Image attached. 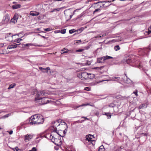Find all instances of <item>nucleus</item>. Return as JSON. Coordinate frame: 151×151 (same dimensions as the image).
Segmentation results:
<instances>
[{
  "label": "nucleus",
  "instance_id": "f257e3e1",
  "mask_svg": "<svg viewBox=\"0 0 151 151\" xmlns=\"http://www.w3.org/2000/svg\"><path fill=\"white\" fill-rule=\"evenodd\" d=\"M48 93L44 91H39L37 92V94L36 95L35 100L36 103H38L39 105H43L47 104L49 102V100L46 97L42 98L40 96H45L47 95Z\"/></svg>",
  "mask_w": 151,
  "mask_h": 151
},
{
  "label": "nucleus",
  "instance_id": "f03ea898",
  "mask_svg": "<svg viewBox=\"0 0 151 151\" xmlns=\"http://www.w3.org/2000/svg\"><path fill=\"white\" fill-rule=\"evenodd\" d=\"M31 120L29 121L30 124L35 125L42 124L44 121V119L40 114H36L32 116L30 118Z\"/></svg>",
  "mask_w": 151,
  "mask_h": 151
},
{
  "label": "nucleus",
  "instance_id": "7ed1b4c3",
  "mask_svg": "<svg viewBox=\"0 0 151 151\" xmlns=\"http://www.w3.org/2000/svg\"><path fill=\"white\" fill-rule=\"evenodd\" d=\"M112 78L113 79L111 80L115 81L119 83H120V81H124L125 83L129 84H133V83L129 78H127L126 74L122 78L115 77L114 78Z\"/></svg>",
  "mask_w": 151,
  "mask_h": 151
},
{
  "label": "nucleus",
  "instance_id": "20e7f679",
  "mask_svg": "<svg viewBox=\"0 0 151 151\" xmlns=\"http://www.w3.org/2000/svg\"><path fill=\"white\" fill-rule=\"evenodd\" d=\"M58 136L59 135L57 133L52 132L50 136V138L51 139L52 142L57 145H58L57 142H61V141L59 139Z\"/></svg>",
  "mask_w": 151,
  "mask_h": 151
},
{
  "label": "nucleus",
  "instance_id": "39448f33",
  "mask_svg": "<svg viewBox=\"0 0 151 151\" xmlns=\"http://www.w3.org/2000/svg\"><path fill=\"white\" fill-rule=\"evenodd\" d=\"M93 76V74L90 73H88L86 72H83L78 74V77L82 80L89 79L91 78L89 76Z\"/></svg>",
  "mask_w": 151,
  "mask_h": 151
},
{
  "label": "nucleus",
  "instance_id": "423d86ee",
  "mask_svg": "<svg viewBox=\"0 0 151 151\" xmlns=\"http://www.w3.org/2000/svg\"><path fill=\"white\" fill-rule=\"evenodd\" d=\"M111 58H113L108 55L105 56L97 58V62L99 63H103L105 60Z\"/></svg>",
  "mask_w": 151,
  "mask_h": 151
},
{
  "label": "nucleus",
  "instance_id": "0eeeda50",
  "mask_svg": "<svg viewBox=\"0 0 151 151\" xmlns=\"http://www.w3.org/2000/svg\"><path fill=\"white\" fill-rule=\"evenodd\" d=\"M111 2V1H99L96 4L98 3H102V4H100L101 7H106L109 6L111 5L110 3Z\"/></svg>",
  "mask_w": 151,
  "mask_h": 151
},
{
  "label": "nucleus",
  "instance_id": "6e6552de",
  "mask_svg": "<svg viewBox=\"0 0 151 151\" xmlns=\"http://www.w3.org/2000/svg\"><path fill=\"white\" fill-rule=\"evenodd\" d=\"M16 35H19V33H18L14 35H12L11 33L7 34L5 35V38L7 41H10L12 40V39L14 38V37Z\"/></svg>",
  "mask_w": 151,
  "mask_h": 151
},
{
  "label": "nucleus",
  "instance_id": "1a4fd4ad",
  "mask_svg": "<svg viewBox=\"0 0 151 151\" xmlns=\"http://www.w3.org/2000/svg\"><path fill=\"white\" fill-rule=\"evenodd\" d=\"M89 136H91V135L89 134L88 135H86V140L88 141L89 142H90L92 144V145H93L95 144V141L94 140L91 139L92 138H90Z\"/></svg>",
  "mask_w": 151,
  "mask_h": 151
},
{
  "label": "nucleus",
  "instance_id": "9d476101",
  "mask_svg": "<svg viewBox=\"0 0 151 151\" xmlns=\"http://www.w3.org/2000/svg\"><path fill=\"white\" fill-rule=\"evenodd\" d=\"M18 17V14L17 13L15 14L13 18L11 19V22H14V23L16 22L17 21Z\"/></svg>",
  "mask_w": 151,
  "mask_h": 151
},
{
  "label": "nucleus",
  "instance_id": "9b49d317",
  "mask_svg": "<svg viewBox=\"0 0 151 151\" xmlns=\"http://www.w3.org/2000/svg\"><path fill=\"white\" fill-rule=\"evenodd\" d=\"M4 18H5V19L2 21V24H5L7 23L9 20V18L8 14H6Z\"/></svg>",
  "mask_w": 151,
  "mask_h": 151
},
{
  "label": "nucleus",
  "instance_id": "f8f14e48",
  "mask_svg": "<svg viewBox=\"0 0 151 151\" xmlns=\"http://www.w3.org/2000/svg\"><path fill=\"white\" fill-rule=\"evenodd\" d=\"M33 137V136L30 134H27L25 135L24 140L26 142L29 141Z\"/></svg>",
  "mask_w": 151,
  "mask_h": 151
},
{
  "label": "nucleus",
  "instance_id": "ddd939ff",
  "mask_svg": "<svg viewBox=\"0 0 151 151\" xmlns=\"http://www.w3.org/2000/svg\"><path fill=\"white\" fill-rule=\"evenodd\" d=\"M19 44H12L10 45H8L7 47V49H11L12 48H16L17 46Z\"/></svg>",
  "mask_w": 151,
  "mask_h": 151
},
{
  "label": "nucleus",
  "instance_id": "4468645a",
  "mask_svg": "<svg viewBox=\"0 0 151 151\" xmlns=\"http://www.w3.org/2000/svg\"><path fill=\"white\" fill-rule=\"evenodd\" d=\"M52 129L53 130V131L52 132H56L57 134H58V135L59 136H61V135L60 134L59 132H58V131L57 129V128L56 127H55V126H53Z\"/></svg>",
  "mask_w": 151,
  "mask_h": 151
},
{
  "label": "nucleus",
  "instance_id": "2eb2a0df",
  "mask_svg": "<svg viewBox=\"0 0 151 151\" xmlns=\"http://www.w3.org/2000/svg\"><path fill=\"white\" fill-rule=\"evenodd\" d=\"M132 62V60L131 59L128 58L126 59H124L123 60V62L126 63L127 64H130Z\"/></svg>",
  "mask_w": 151,
  "mask_h": 151
},
{
  "label": "nucleus",
  "instance_id": "dca6fc26",
  "mask_svg": "<svg viewBox=\"0 0 151 151\" xmlns=\"http://www.w3.org/2000/svg\"><path fill=\"white\" fill-rule=\"evenodd\" d=\"M31 44H21V43H19V47H24L25 46H29V45H31Z\"/></svg>",
  "mask_w": 151,
  "mask_h": 151
},
{
  "label": "nucleus",
  "instance_id": "f3484780",
  "mask_svg": "<svg viewBox=\"0 0 151 151\" xmlns=\"http://www.w3.org/2000/svg\"><path fill=\"white\" fill-rule=\"evenodd\" d=\"M30 15L32 16H37L39 14V13L38 12H30Z\"/></svg>",
  "mask_w": 151,
  "mask_h": 151
},
{
  "label": "nucleus",
  "instance_id": "a211bd4d",
  "mask_svg": "<svg viewBox=\"0 0 151 151\" xmlns=\"http://www.w3.org/2000/svg\"><path fill=\"white\" fill-rule=\"evenodd\" d=\"M147 105L145 104H142L140 105L139 107V109H143V108H146Z\"/></svg>",
  "mask_w": 151,
  "mask_h": 151
},
{
  "label": "nucleus",
  "instance_id": "6ab92c4d",
  "mask_svg": "<svg viewBox=\"0 0 151 151\" xmlns=\"http://www.w3.org/2000/svg\"><path fill=\"white\" fill-rule=\"evenodd\" d=\"M62 8L61 7V8H56V9H54L52 10L51 12H52H52H55V11H59L60 9H62Z\"/></svg>",
  "mask_w": 151,
  "mask_h": 151
},
{
  "label": "nucleus",
  "instance_id": "aec40b11",
  "mask_svg": "<svg viewBox=\"0 0 151 151\" xmlns=\"http://www.w3.org/2000/svg\"><path fill=\"white\" fill-rule=\"evenodd\" d=\"M89 105V104H82L81 105H78V106H74L73 108L74 109H77L79 107H80L81 106H86L87 105Z\"/></svg>",
  "mask_w": 151,
  "mask_h": 151
},
{
  "label": "nucleus",
  "instance_id": "412c9836",
  "mask_svg": "<svg viewBox=\"0 0 151 151\" xmlns=\"http://www.w3.org/2000/svg\"><path fill=\"white\" fill-rule=\"evenodd\" d=\"M59 122H60V121H58L57 120L54 122V124L55 125L54 126H55V127H56V126H58L60 125V124H59Z\"/></svg>",
  "mask_w": 151,
  "mask_h": 151
},
{
  "label": "nucleus",
  "instance_id": "4be33fe9",
  "mask_svg": "<svg viewBox=\"0 0 151 151\" xmlns=\"http://www.w3.org/2000/svg\"><path fill=\"white\" fill-rule=\"evenodd\" d=\"M84 29V28H81L77 30H76V32H77L78 34L81 33L83 30Z\"/></svg>",
  "mask_w": 151,
  "mask_h": 151
},
{
  "label": "nucleus",
  "instance_id": "5701e85b",
  "mask_svg": "<svg viewBox=\"0 0 151 151\" xmlns=\"http://www.w3.org/2000/svg\"><path fill=\"white\" fill-rule=\"evenodd\" d=\"M93 112L94 115L98 116L99 115V111L96 110H93Z\"/></svg>",
  "mask_w": 151,
  "mask_h": 151
},
{
  "label": "nucleus",
  "instance_id": "b1692460",
  "mask_svg": "<svg viewBox=\"0 0 151 151\" xmlns=\"http://www.w3.org/2000/svg\"><path fill=\"white\" fill-rule=\"evenodd\" d=\"M98 151H104V146L103 145L99 147Z\"/></svg>",
  "mask_w": 151,
  "mask_h": 151
},
{
  "label": "nucleus",
  "instance_id": "393cba45",
  "mask_svg": "<svg viewBox=\"0 0 151 151\" xmlns=\"http://www.w3.org/2000/svg\"><path fill=\"white\" fill-rule=\"evenodd\" d=\"M13 9H16L19 8V4L14 5L12 6Z\"/></svg>",
  "mask_w": 151,
  "mask_h": 151
},
{
  "label": "nucleus",
  "instance_id": "a878e982",
  "mask_svg": "<svg viewBox=\"0 0 151 151\" xmlns=\"http://www.w3.org/2000/svg\"><path fill=\"white\" fill-rule=\"evenodd\" d=\"M114 49L116 51H117L120 50V48L119 45H116L114 47Z\"/></svg>",
  "mask_w": 151,
  "mask_h": 151
},
{
  "label": "nucleus",
  "instance_id": "bb28decb",
  "mask_svg": "<svg viewBox=\"0 0 151 151\" xmlns=\"http://www.w3.org/2000/svg\"><path fill=\"white\" fill-rule=\"evenodd\" d=\"M16 84L15 83H14L13 84H11L9 85V87L8 88V89H10L11 88H13L15 86Z\"/></svg>",
  "mask_w": 151,
  "mask_h": 151
},
{
  "label": "nucleus",
  "instance_id": "cd10ccee",
  "mask_svg": "<svg viewBox=\"0 0 151 151\" xmlns=\"http://www.w3.org/2000/svg\"><path fill=\"white\" fill-rule=\"evenodd\" d=\"M50 68L49 67H47L46 68H45L44 71H42V72L43 73H47L49 70H50Z\"/></svg>",
  "mask_w": 151,
  "mask_h": 151
},
{
  "label": "nucleus",
  "instance_id": "c85d7f7f",
  "mask_svg": "<svg viewBox=\"0 0 151 151\" xmlns=\"http://www.w3.org/2000/svg\"><path fill=\"white\" fill-rule=\"evenodd\" d=\"M11 115V113H9V114H7L4 115L3 116H2V118H7V117L9 116H10Z\"/></svg>",
  "mask_w": 151,
  "mask_h": 151
},
{
  "label": "nucleus",
  "instance_id": "c756f323",
  "mask_svg": "<svg viewBox=\"0 0 151 151\" xmlns=\"http://www.w3.org/2000/svg\"><path fill=\"white\" fill-rule=\"evenodd\" d=\"M22 17V21L24 22L27 19V17L26 16H25L24 15L21 16L20 18Z\"/></svg>",
  "mask_w": 151,
  "mask_h": 151
},
{
  "label": "nucleus",
  "instance_id": "7c9ffc66",
  "mask_svg": "<svg viewBox=\"0 0 151 151\" xmlns=\"http://www.w3.org/2000/svg\"><path fill=\"white\" fill-rule=\"evenodd\" d=\"M66 49L65 48H64L63 50L61 51V54H64L65 53H66L68 52V51L67 50L66 51H65Z\"/></svg>",
  "mask_w": 151,
  "mask_h": 151
},
{
  "label": "nucleus",
  "instance_id": "2f4dec72",
  "mask_svg": "<svg viewBox=\"0 0 151 151\" xmlns=\"http://www.w3.org/2000/svg\"><path fill=\"white\" fill-rule=\"evenodd\" d=\"M76 30L74 29L70 30H69V32L70 34H72L75 32H76Z\"/></svg>",
  "mask_w": 151,
  "mask_h": 151
},
{
  "label": "nucleus",
  "instance_id": "473e14b6",
  "mask_svg": "<svg viewBox=\"0 0 151 151\" xmlns=\"http://www.w3.org/2000/svg\"><path fill=\"white\" fill-rule=\"evenodd\" d=\"M60 32L63 34H64L66 32V29H62L60 31Z\"/></svg>",
  "mask_w": 151,
  "mask_h": 151
},
{
  "label": "nucleus",
  "instance_id": "72a5a7b5",
  "mask_svg": "<svg viewBox=\"0 0 151 151\" xmlns=\"http://www.w3.org/2000/svg\"><path fill=\"white\" fill-rule=\"evenodd\" d=\"M64 124V125L65 126H66L67 128L65 129V130H64V131H65V132H66L67 131V128H68L67 125V124L64 122H63V124Z\"/></svg>",
  "mask_w": 151,
  "mask_h": 151
},
{
  "label": "nucleus",
  "instance_id": "f704fd0d",
  "mask_svg": "<svg viewBox=\"0 0 151 151\" xmlns=\"http://www.w3.org/2000/svg\"><path fill=\"white\" fill-rule=\"evenodd\" d=\"M105 115L107 116L108 117V118H110V117L111 116V114L110 113H105Z\"/></svg>",
  "mask_w": 151,
  "mask_h": 151
},
{
  "label": "nucleus",
  "instance_id": "c9c22d12",
  "mask_svg": "<svg viewBox=\"0 0 151 151\" xmlns=\"http://www.w3.org/2000/svg\"><path fill=\"white\" fill-rule=\"evenodd\" d=\"M84 50L83 49H80L78 50H76V52H82Z\"/></svg>",
  "mask_w": 151,
  "mask_h": 151
},
{
  "label": "nucleus",
  "instance_id": "e433bc0d",
  "mask_svg": "<svg viewBox=\"0 0 151 151\" xmlns=\"http://www.w3.org/2000/svg\"><path fill=\"white\" fill-rule=\"evenodd\" d=\"M100 10V9L99 8L96 9L93 12V14H95L96 12H99Z\"/></svg>",
  "mask_w": 151,
  "mask_h": 151
},
{
  "label": "nucleus",
  "instance_id": "4c0bfd02",
  "mask_svg": "<svg viewBox=\"0 0 151 151\" xmlns=\"http://www.w3.org/2000/svg\"><path fill=\"white\" fill-rule=\"evenodd\" d=\"M52 30V29L51 28H48L46 29H44V30L46 31H49Z\"/></svg>",
  "mask_w": 151,
  "mask_h": 151
},
{
  "label": "nucleus",
  "instance_id": "58836bf2",
  "mask_svg": "<svg viewBox=\"0 0 151 151\" xmlns=\"http://www.w3.org/2000/svg\"><path fill=\"white\" fill-rule=\"evenodd\" d=\"M68 151H76L73 148H69Z\"/></svg>",
  "mask_w": 151,
  "mask_h": 151
},
{
  "label": "nucleus",
  "instance_id": "ea45409f",
  "mask_svg": "<svg viewBox=\"0 0 151 151\" xmlns=\"http://www.w3.org/2000/svg\"><path fill=\"white\" fill-rule=\"evenodd\" d=\"M13 150L14 151H18V150H19L18 147H16L14 148H13Z\"/></svg>",
  "mask_w": 151,
  "mask_h": 151
},
{
  "label": "nucleus",
  "instance_id": "a19ab883",
  "mask_svg": "<svg viewBox=\"0 0 151 151\" xmlns=\"http://www.w3.org/2000/svg\"><path fill=\"white\" fill-rule=\"evenodd\" d=\"M115 106V105L114 104L111 103L109 104V106L110 107H114Z\"/></svg>",
  "mask_w": 151,
  "mask_h": 151
},
{
  "label": "nucleus",
  "instance_id": "79ce46f5",
  "mask_svg": "<svg viewBox=\"0 0 151 151\" xmlns=\"http://www.w3.org/2000/svg\"><path fill=\"white\" fill-rule=\"evenodd\" d=\"M84 90L87 91H89L90 90V88L89 87H86L85 88Z\"/></svg>",
  "mask_w": 151,
  "mask_h": 151
},
{
  "label": "nucleus",
  "instance_id": "37998d69",
  "mask_svg": "<svg viewBox=\"0 0 151 151\" xmlns=\"http://www.w3.org/2000/svg\"><path fill=\"white\" fill-rule=\"evenodd\" d=\"M29 151H36V149L35 147H33L31 150H30Z\"/></svg>",
  "mask_w": 151,
  "mask_h": 151
},
{
  "label": "nucleus",
  "instance_id": "c03bdc74",
  "mask_svg": "<svg viewBox=\"0 0 151 151\" xmlns=\"http://www.w3.org/2000/svg\"><path fill=\"white\" fill-rule=\"evenodd\" d=\"M133 93L136 96H138L137 90H136L135 91L133 92Z\"/></svg>",
  "mask_w": 151,
  "mask_h": 151
},
{
  "label": "nucleus",
  "instance_id": "a18cd8bd",
  "mask_svg": "<svg viewBox=\"0 0 151 151\" xmlns=\"http://www.w3.org/2000/svg\"><path fill=\"white\" fill-rule=\"evenodd\" d=\"M66 132H65V131L64 130L63 131V135H62V136L61 135V136H60L62 137H64V136L65 135V134H66Z\"/></svg>",
  "mask_w": 151,
  "mask_h": 151
},
{
  "label": "nucleus",
  "instance_id": "49530a36",
  "mask_svg": "<svg viewBox=\"0 0 151 151\" xmlns=\"http://www.w3.org/2000/svg\"><path fill=\"white\" fill-rule=\"evenodd\" d=\"M39 69L40 70H42V71H44V70L45 69V68H43L42 67H39Z\"/></svg>",
  "mask_w": 151,
  "mask_h": 151
},
{
  "label": "nucleus",
  "instance_id": "de8ad7c7",
  "mask_svg": "<svg viewBox=\"0 0 151 151\" xmlns=\"http://www.w3.org/2000/svg\"><path fill=\"white\" fill-rule=\"evenodd\" d=\"M7 132H9L10 134H11L13 133V132L12 130H11L10 131H7Z\"/></svg>",
  "mask_w": 151,
  "mask_h": 151
},
{
  "label": "nucleus",
  "instance_id": "09e8293b",
  "mask_svg": "<svg viewBox=\"0 0 151 151\" xmlns=\"http://www.w3.org/2000/svg\"><path fill=\"white\" fill-rule=\"evenodd\" d=\"M104 67V66H101L100 67H99V70H101Z\"/></svg>",
  "mask_w": 151,
  "mask_h": 151
},
{
  "label": "nucleus",
  "instance_id": "8fccbe9b",
  "mask_svg": "<svg viewBox=\"0 0 151 151\" xmlns=\"http://www.w3.org/2000/svg\"><path fill=\"white\" fill-rule=\"evenodd\" d=\"M101 34L100 35H97L96 37V38H100V37H101Z\"/></svg>",
  "mask_w": 151,
  "mask_h": 151
},
{
  "label": "nucleus",
  "instance_id": "3c124183",
  "mask_svg": "<svg viewBox=\"0 0 151 151\" xmlns=\"http://www.w3.org/2000/svg\"><path fill=\"white\" fill-rule=\"evenodd\" d=\"M101 37H103L105 36H106V34H104H104H101Z\"/></svg>",
  "mask_w": 151,
  "mask_h": 151
},
{
  "label": "nucleus",
  "instance_id": "603ef678",
  "mask_svg": "<svg viewBox=\"0 0 151 151\" xmlns=\"http://www.w3.org/2000/svg\"><path fill=\"white\" fill-rule=\"evenodd\" d=\"M83 15L82 14H81L80 15H79V16H78V17L77 18L78 19V18H80L81 17L83 16Z\"/></svg>",
  "mask_w": 151,
  "mask_h": 151
},
{
  "label": "nucleus",
  "instance_id": "864d4df0",
  "mask_svg": "<svg viewBox=\"0 0 151 151\" xmlns=\"http://www.w3.org/2000/svg\"><path fill=\"white\" fill-rule=\"evenodd\" d=\"M81 118H84L85 119L88 120V118H86V117H85V116H83L81 117Z\"/></svg>",
  "mask_w": 151,
  "mask_h": 151
},
{
  "label": "nucleus",
  "instance_id": "5fc2aeb1",
  "mask_svg": "<svg viewBox=\"0 0 151 151\" xmlns=\"http://www.w3.org/2000/svg\"><path fill=\"white\" fill-rule=\"evenodd\" d=\"M89 77H90L91 78H89V79H91L93 78V77H94V75L93 76L91 75V76H89Z\"/></svg>",
  "mask_w": 151,
  "mask_h": 151
},
{
  "label": "nucleus",
  "instance_id": "6e6d98bb",
  "mask_svg": "<svg viewBox=\"0 0 151 151\" xmlns=\"http://www.w3.org/2000/svg\"><path fill=\"white\" fill-rule=\"evenodd\" d=\"M151 32V31L150 30V28L148 29V34H150Z\"/></svg>",
  "mask_w": 151,
  "mask_h": 151
},
{
  "label": "nucleus",
  "instance_id": "4d7b16f0",
  "mask_svg": "<svg viewBox=\"0 0 151 151\" xmlns=\"http://www.w3.org/2000/svg\"><path fill=\"white\" fill-rule=\"evenodd\" d=\"M99 67H95L94 68H93L95 69H97V70H99Z\"/></svg>",
  "mask_w": 151,
  "mask_h": 151
},
{
  "label": "nucleus",
  "instance_id": "13d9d810",
  "mask_svg": "<svg viewBox=\"0 0 151 151\" xmlns=\"http://www.w3.org/2000/svg\"><path fill=\"white\" fill-rule=\"evenodd\" d=\"M39 35L41 37H42L43 38L45 39L46 38V37L44 36L40 35V34H39Z\"/></svg>",
  "mask_w": 151,
  "mask_h": 151
},
{
  "label": "nucleus",
  "instance_id": "bf43d9fd",
  "mask_svg": "<svg viewBox=\"0 0 151 151\" xmlns=\"http://www.w3.org/2000/svg\"><path fill=\"white\" fill-rule=\"evenodd\" d=\"M84 121V120H82L80 121V123H82Z\"/></svg>",
  "mask_w": 151,
  "mask_h": 151
},
{
  "label": "nucleus",
  "instance_id": "052dcab7",
  "mask_svg": "<svg viewBox=\"0 0 151 151\" xmlns=\"http://www.w3.org/2000/svg\"><path fill=\"white\" fill-rule=\"evenodd\" d=\"M80 120H78L77 121H76V123H80Z\"/></svg>",
  "mask_w": 151,
  "mask_h": 151
},
{
  "label": "nucleus",
  "instance_id": "680f3d73",
  "mask_svg": "<svg viewBox=\"0 0 151 151\" xmlns=\"http://www.w3.org/2000/svg\"><path fill=\"white\" fill-rule=\"evenodd\" d=\"M73 16V15H70V18L69 19H71L72 18Z\"/></svg>",
  "mask_w": 151,
  "mask_h": 151
},
{
  "label": "nucleus",
  "instance_id": "e2e57ef3",
  "mask_svg": "<svg viewBox=\"0 0 151 151\" xmlns=\"http://www.w3.org/2000/svg\"><path fill=\"white\" fill-rule=\"evenodd\" d=\"M17 43H19V39L18 38H17Z\"/></svg>",
  "mask_w": 151,
  "mask_h": 151
},
{
  "label": "nucleus",
  "instance_id": "0e129e2a",
  "mask_svg": "<svg viewBox=\"0 0 151 151\" xmlns=\"http://www.w3.org/2000/svg\"><path fill=\"white\" fill-rule=\"evenodd\" d=\"M91 137H92V138H93L94 137L93 135H91V136H89L90 138Z\"/></svg>",
  "mask_w": 151,
  "mask_h": 151
},
{
  "label": "nucleus",
  "instance_id": "69168bd1",
  "mask_svg": "<svg viewBox=\"0 0 151 151\" xmlns=\"http://www.w3.org/2000/svg\"><path fill=\"white\" fill-rule=\"evenodd\" d=\"M78 42H79H79L80 43V42H81V40H78Z\"/></svg>",
  "mask_w": 151,
  "mask_h": 151
},
{
  "label": "nucleus",
  "instance_id": "338daca9",
  "mask_svg": "<svg viewBox=\"0 0 151 151\" xmlns=\"http://www.w3.org/2000/svg\"><path fill=\"white\" fill-rule=\"evenodd\" d=\"M22 39L21 38H19V42L22 41Z\"/></svg>",
  "mask_w": 151,
  "mask_h": 151
},
{
  "label": "nucleus",
  "instance_id": "774afa93",
  "mask_svg": "<svg viewBox=\"0 0 151 151\" xmlns=\"http://www.w3.org/2000/svg\"><path fill=\"white\" fill-rule=\"evenodd\" d=\"M141 67V65H139L138 66V67L140 68V67Z\"/></svg>",
  "mask_w": 151,
  "mask_h": 151
}]
</instances>
